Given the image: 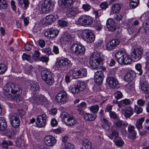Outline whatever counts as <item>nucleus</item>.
I'll return each mask as SVG.
<instances>
[{
  "instance_id": "18",
  "label": "nucleus",
  "mask_w": 149,
  "mask_h": 149,
  "mask_svg": "<svg viewBox=\"0 0 149 149\" xmlns=\"http://www.w3.org/2000/svg\"><path fill=\"white\" fill-rule=\"evenodd\" d=\"M80 12L78 7H72L68 9L67 12L68 17H75Z\"/></svg>"
},
{
  "instance_id": "23",
  "label": "nucleus",
  "mask_w": 149,
  "mask_h": 149,
  "mask_svg": "<svg viewBox=\"0 0 149 149\" xmlns=\"http://www.w3.org/2000/svg\"><path fill=\"white\" fill-rule=\"evenodd\" d=\"M136 77L135 72L133 71H130L126 74L124 78L125 80L127 82L132 81Z\"/></svg>"
},
{
  "instance_id": "41",
  "label": "nucleus",
  "mask_w": 149,
  "mask_h": 149,
  "mask_svg": "<svg viewBox=\"0 0 149 149\" xmlns=\"http://www.w3.org/2000/svg\"><path fill=\"white\" fill-rule=\"evenodd\" d=\"M62 4L65 7H69L73 3V0H62Z\"/></svg>"
},
{
  "instance_id": "45",
  "label": "nucleus",
  "mask_w": 149,
  "mask_h": 149,
  "mask_svg": "<svg viewBox=\"0 0 149 149\" xmlns=\"http://www.w3.org/2000/svg\"><path fill=\"white\" fill-rule=\"evenodd\" d=\"M84 145L86 149H90L92 148L91 143L89 140L87 139L85 140Z\"/></svg>"
},
{
  "instance_id": "35",
  "label": "nucleus",
  "mask_w": 149,
  "mask_h": 149,
  "mask_svg": "<svg viewBox=\"0 0 149 149\" xmlns=\"http://www.w3.org/2000/svg\"><path fill=\"white\" fill-rule=\"evenodd\" d=\"M144 120V118H142L137 120L136 126L138 130H139L142 127V124Z\"/></svg>"
},
{
  "instance_id": "3",
  "label": "nucleus",
  "mask_w": 149,
  "mask_h": 149,
  "mask_svg": "<svg viewBox=\"0 0 149 149\" xmlns=\"http://www.w3.org/2000/svg\"><path fill=\"white\" fill-rule=\"evenodd\" d=\"M42 78L46 83L49 85H51L54 81L51 72L48 70H42L41 73Z\"/></svg>"
},
{
  "instance_id": "16",
  "label": "nucleus",
  "mask_w": 149,
  "mask_h": 149,
  "mask_svg": "<svg viewBox=\"0 0 149 149\" xmlns=\"http://www.w3.org/2000/svg\"><path fill=\"white\" fill-rule=\"evenodd\" d=\"M87 74V71L86 69H81L79 70L74 71L73 76L74 79L81 78L85 77Z\"/></svg>"
},
{
  "instance_id": "21",
  "label": "nucleus",
  "mask_w": 149,
  "mask_h": 149,
  "mask_svg": "<svg viewBox=\"0 0 149 149\" xmlns=\"http://www.w3.org/2000/svg\"><path fill=\"white\" fill-rule=\"evenodd\" d=\"M70 63V61L67 58L58 60L56 63V65L58 68H61Z\"/></svg>"
},
{
  "instance_id": "26",
  "label": "nucleus",
  "mask_w": 149,
  "mask_h": 149,
  "mask_svg": "<svg viewBox=\"0 0 149 149\" xmlns=\"http://www.w3.org/2000/svg\"><path fill=\"white\" fill-rule=\"evenodd\" d=\"M96 117V114H92L88 113L85 114L84 116V118L85 120L90 121L95 120Z\"/></svg>"
},
{
  "instance_id": "6",
  "label": "nucleus",
  "mask_w": 149,
  "mask_h": 149,
  "mask_svg": "<svg viewBox=\"0 0 149 149\" xmlns=\"http://www.w3.org/2000/svg\"><path fill=\"white\" fill-rule=\"evenodd\" d=\"M55 100L57 102H61L64 104L68 101L69 96L65 92L62 91L58 93L56 95Z\"/></svg>"
},
{
  "instance_id": "39",
  "label": "nucleus",
  "mask_w": 149,
  "mask_h": 149,
  "mask_svg": "<svg viewBox=\"0 0 149 149\" xmlns=\"http://www.w3.org/2000/svg\"><path fill=\"white\" fill-rule=\"evenodd\" d=\"M125 53V52L122 51H118L116 53L115 57L117 59L118 62V60L120 59Z\"/></svg>"
},
{
  "instance_id": "54",
  "label": "nucleus",
  "mask_w": 149,
  "mask_h": 149,
  "mask_svg": "<svg viewBox=\"0 0 149 149\" xmlns=\"http://www.w3.org/2000/svg\"><path fill=\"white\" fill-rule=\"evenodd\" d=\"M123 96L122 92L120 91H117L114 94V96L116 99H119L122 97Z\"/></svg>"
},
{
  "instance_id": "10",
  "label": "nucleus",
  "mask_w": 149,
  "mask_h": 149,
  "mask_svg": "<svg viewBox=\"0 0 149 149\" xmlns=\"http://www.w3.org/2000/svg\"><path fill=\"white\" fill-rule=\"evenodd\" d=\"M47 98L44 95H41L34 94L32 97V102L38 104H42L45 101Z\"/></svg>"
},
{
  "instance_id": "49",
  "label": "nucleus",
  "mask_w": 149,
  "mask_h": 149,
  "mask_svg": "<svg viewBox=\"0 0 149 149\" xmlns=\"http://www.w3.org/2000/svg\"><path fill=\"white\" fill-rule=\"evenodd\" d=\"M8 5L6 2L4 0H0V8L3 9L6 8Z\"/></svg>"
},
{
  "instance_id": "48",
  "label": "nucleus",
  "mask_w": 149,
  "mask_h": 149,
  "mask_svg": "<svg viewBox=\"0 0 149 149\" xmlns=\"http://www.w3.org/2000/svg\"><path fill=\"white\" fill-rule=\"evenodd\" d=\"M58 23L59 26L63 27L67 26L68 22L65 20H59L58 21Z\"/></svg>"
},
{
  "instance_id": "9",
  "label": "nucleus",
  "mask_w": 149,
  "mask_h": 149,
  "mask_svg": "<svg viewBox=\"0 0 149 149\" xmlns=\"http://www.w3.org/2000/svg\"><path fill=\"white\" fill-rule=\"evenodd\" d=\"M54 5L52 1L46 0L41 6V9L43 13H47L53 9Z\"/></svg>"
},
{
  "instance_id": "43",
  "label": "nucleus",
  "mask_w": 149,
  "mask_h": 149,
  "mask_svg": "<svg viewBox=\"0 0 149 149\" xmlns=\"http://www.w3.org/2000/svg\"><path fill=\"white\" fill-rule=\"evenodd\" d=\"M126 88L127 90L130 91H134V84L133 82H131L126 85Z\"/></svg>"
},
{
  "instance_id": "53",
  "label": "nucleus",
  "mask_w": 149,
  "mask_h": 149,
  "mask_svg": "<svg viewBox=\"0 0 149 149\" xmlns=\"http://www.w3.org/2000/svg\"><path fill=\"white\" fill-rule=\"evenodd\" d=\"M109 116L111 118L118 119V117L115 112L113 111H110L109 113Z\"/></svg>"
},
{
  "instance_id": "14",
  "label": "nucleus",
  "mask_w": 149,
  "mask_h": 149,
  "mask_svg": "<svg viewBox=\"0 0 149 149\" xmlns=\"http://www.w3.org/2000/svg\"><path fill=\"white\" fill-rule=\"evenodd\" d=\"M90 63L92 68L94 69L98 68L100 65L103 63V59L102 58L90 59Z\"/></svg>"
},
{
  "instance_id": "59",
  "label": "nucleus",
  "mask_w": 149,
  "mask_h": 149,
  "mask_svg": "<svg viewBox=\"0 0 149 149\" xmlns=\"http://www.w3.org/2000/svg\"><path fill=\"white\" fill-rule=\"evenodd\" d=\"M1 146L3 149H7L8 147V143L6 141L4 140L1 143Z\"/></svg>"
},
{
  "instance_id": "42",
  "label": "nucleus",
  "mask_w": 149,
  "mask_h": 149,
  "mask_svg": "<svg viewBox=\"0 0 149 149\" xmlns=\"http://www.w3.org/2000/svg\"><path fill=\"white\" fill-rule=\"evenodd\" d=\"M101 54V53L100 52H95L91 54L90 59L102 58Z\"/></svg>"
},
{
  "instance_id": "44",
  "label": "nucleus",
  "mask_w": 149,
  "mask_h": 149,
  "mask_svg": "<svg viewBox=\"0 0 149 149\" xmlns=\"http://www.w3.org/2000/svg\"><path fill=\"white\" fill-rule=\"evenodd\" d=\"M90 111L93 113L97 112L99 109V107L98 105L92 106L89 107Z\"/></svg>"
},
{
  "instance_id": "62",
  "label": "nucleus",
  "mask_w": 149,
  "mask_h": 149,
  "mask_svg": "<svg viewBox=\"0 0 149 149\" xmlns=\"http://www.w3.org/2000/svg\"><path fill=\"white\" fill-rule=\"evenodd\" d=\"M22 19H24L23 20L24 23V25L25 26L27 25L29 22V17H25L24 15V14H23L22 15Z\"/></svg>"
},
{
  "instance_id": "19",
  "label": "nucleus",
  "mask_w": 149,
  "mask_h": 149,
  "mask_svg": "<svg viewBox=\"0 0 149 149\" xmlns=\"http://www.w3.org/2000/svg\"><path fill=\"white\" fill-rule=\"evenodd\" d=\"M134 126L130 125L128 127V134L127 137L128 138L134 140L136 138V133L134 130Z\"/></svg>"
},
{
  "instance_id": "40",
  "label": "nucleus",
  "mask_w": 149,
  "mask_h": 149,
  "mask_svg": "<svg viewBox=\"0 0 149 149\" xmlns=\"http://www.w3.org/2000/svg\"><path fill=\"white\" fill-rule=\"evenodd\" d=\"M76 84L70 86L69 88L70 91L73 94H77L79 92Z\"/></svg>"
},
{
  "instance_id": "38",
  "label": "nucleus",
  "mask_w": 149,
  "mask_h": 149,
  "mask_svg": "<svg viewBox=\"0 0 149 149\" xmlns=\"http://www.w3.org/2000/svg\"><path fill=\"white\" fill-rule=\"evenodd\" d=\"M130 6L132 8H135L139 3V0H130Z\"/></svg>"
},
{
  "instance_id": "13",
  "label": "nucleus",
  "mask_w": 149,
  "mask_h": 149,
  "mask_svg": "<svg viewBox=\"0 0 149 149\" xmlns=\"http://www.w3.org/2000/svg\"><path fill=\"white\" fill-rule=\"evenodd\" d=\"M44 142L47 146H53L56 142V140L55 138L51 135L46 136L44 139Z\"/></svg>"
},
{
  "instance_id": "15",
  "label": "nucleus",
  "mask_w": 149,
  "mask_h": 149,
  "mask_svg": "<svg viewBox=\"0 0 149 149\" xmlns=\"http://www.w3.org/2000/svg\"><path fill=\"white\" fill-rule=\"evenodd\" d=\"M107 82L112 88H115L119 87V83L117 79L113 77H110L107 79Z\"/></svg>"
},
{
  "instance_id": "36",
  "label": "nucleus",
  "mask_w": 149,
  "mask_h": 149,
  "mask_svg": "<svg viewBox=\"0 0 149 149\" xmlns=\"http://www.w3.org/2000/svg\"><path fill=\"white\" fill-rule=\"evenodd\" d=\"M30 89L33 91H37L39 89L38 84L35 82L31 81L30 82Z\"/></svg>"
},
{
  "instance_id": "55",
  "label": "nucleus",
  "mask_w": 149,
  "mask_h": 149,
  "mask_svg": "<svg viewBox=\"0 0 149 149\" xmlns=\"http://www.w3.org/2000/svg\"><path fill=\"white\" fill-rule=\"evenodd\" d=\"M6 69V67L4 64H0V74H2L5 72Z\"/></svg>"
},
{
  "instance_id": "7",
  "label": "nucleus",
  "mask_w": 149,
  "mask_h": 149,
  "mask_svg": "<svg viewBox=\"0 0 149 149\" xmlns=\"http://www.w3.org/2000/svg\"><path fill=\"white\" fill-rule=\"evenodd\" d=\"M59 33V30L57 29L52 27L47 30L44 33V35L49 39H53L56 37Z\"/></svg>"
},
{
  "instance_id": "29",
  "label": "nucleus",
  "mask_w": 149,
  "mask_h": 149,
  "mask_svg": "<svg viewBox=\"0 0 149 149\" xmlns=\"http://www.w3.org/2000/svg\"><path fill=\"white\" fill-rule=\"evenodd\" d=\"M118 134L116 128L113 129L111 130V133L109 136V137L111 139H112L114 138V140L119 138L118 137Z\"/></svg>"
},
{
  "instance_id": "60",
  "label": "nucleus",
  "mask_w": 149,
  "mask_h": 149,
  "mask_svg": "<svg viewBox=\"0 0 149 149\" xmlns=\"http://www.w3.org/2000/svg\"><path fill=\"white\" fill-rule=\"evenodd\" d=\"M101 8L105 10L108 8V4L106 2L104 1L102 2L100 5Z\"/></svg>"
},
{
  "instance_id": "25",
  "label": "nucleus",
  "mask_w": 149,
  "mask_h": 149,
  "mask_svg": "<svg viewBox=\"0 0 149 149\" xmlns=\"http://www.w3.org/2000/svg\"><path fill=\"white\" fill-rule=\"evenodd\" d=\"M56 20L55 16L53 15H49L47 16L45 19V23L49 25L53 23Z\"/></svg>"
},
{
  "instance_id": "27",
  "label": "nucleus",
  "mask_w": 149,
  "mask_h": 149,
  "mask_svg": "<svg viewBox=\"0 0 149 149\" xmlns=\"http://www.w3.org/2000/svg\"><path fill=\"white\" fill-rule=\"evenodd\" d=\"M86 107V104L85 102H82L77 106V109L79 111V113L80 115H82L84 114V111L83 110V109L85 108Z\"/></svg>"
},
{
  "instance_id": "63",
  "label": "nucleus",
  "mask_w": 149,
  "mask_h": 149,
  "mask_svg": "<svg viewBox=\"0 0 149 149\" xmlns=\"http://www.w3.org/2000/svg\"><path fill=\"white\" fill-rule=\"evenodd\" d=\"M45 42L44 40L40 39L38 41V45L41 48L44 47L45 45Z\"/></svg>"
},
{
  "instance_id": "17",
  "label": "nucleus",
  "mask_w": 149,
  "mask_h": 149,
  "mask_svg": "<svg viewBox=\"0 0 149 149\" xmlns=\"http://www.w3.org/2000/svg\"><path fill=\"white\" fill-rule=\"evenodd\" d=\"M103 76V73L101 71H98L95 72L94 75V78L95 82L97 84L101 85L102 84Z\"/></svg>"
},
{
  "instance_id": "5",
  "label": "nucleus",
  "mask_w": 149,
  "mask_h": 149,
  "mask_svg": "<svg viewBox=\"0 0 149 149\" xmlns=\"http://www.w3.org/2000/svg\"><path fill=\"white\" fill-rule=\"evenodd\" d=\"M143 51V48L142 47L134 49L131 55L132 60L134 61L139 60L142 57Z\"/></svg>"
},
{
  "instance_id": "32",
  "label": "nucleus",
  "mask_w": 149,
  "mask_h": 149,
  "mask_svg": "<svg viewBox=\"0 0 149 149\" xmlns=\"http://www.w3.org/2000/svg\"><path fill=\"white\" fill-rule=\"evenodd\" d=\"M86 15L81 16L76 22L77 24L82 26H85Z\"/></svg>"
},
{
  "instance_id": "34",
  "label": "nucleus",
  "mask_w": 149,
  "mask_h": 149,
  "mask_svg": "<svg viewBox=\"0 0 149 149\" xmlns=\"http://www.w3.org/2000/svg\"><path fill=\"white\" fill-rule=\"evenodd\" d=\"M133 109L131 107L127 108L125 111L124 116L127 118H130L133 113Z\"/></svg>"
},
{
  "instance_id": "58",
  "label": "nucleus",
  "mask_w": 149,
  "mask_h": 149,
  "mask_svg": "<svg viewBox=\"0 0 149 149\" xmlns=\"http://www.w3.org/2000/svg\"><path fill=\"white\" fill-rule=\"evenodd\" d=\"M22 58L23 60H26L27 61H29L31 59V57L30 55L24 53L22 56Z\"/></svg>"
},
{
  "instance_id": "31",
  "label": "nucleus",
  "mask_w": 149,
  "mask_h": 149,
  "mask_svg": "<svg viewBox=\"0 0 149 149\" xmlns=\"http://www.w3.org/2000/svg\"><path fill=\"white\" fill-rule=\"evenodd\" d=\"M79 92L83 91L85 88L86 85L85 83L82 81H78L76 84Z\"/></svg>"
},
{
  "instance_id": "12",
  "label": "nucleus",
  "mask_w": 149,
  "mask_h": 149,
  "mask_svg": "<svg viewBox=\"0 0 149 149\" xmlns=\"http://www.w3.org/2000/svg\"><path fill=\"white\" fill-rule=\"evenodd\" d=\"M9 119L12 126L15 128L18 127L20 125V120L18 117L15 114H11L9 116Z\"/></svg>"
},
{
  "instance_id": "52",
  "label": "nucleus",
  "mask_w": 149,
  "mask_h": 149,
  "mask_svg": "<svg viewBox=\"0 0 149 149\" xmlns=\"http://www.w3.org/2000/svg\"><path fill=\"white\" fill-rule=\"evenodd\" d=\"M135 68L136 70L139 72V74L141 75L143 73V71L141 69V64L138 63L135 65Z\"/></svg>"
},
{
  "instance_id": "8",
  "label": "nucleus",
  "mask_w": 149,
  "mask_h": 149,
  "mask_svg": "<svg viewBox=\"0 0 149 149\" xmlns=\"http://www.w3.org/2000/svg\"><path fill=\"white\" fill-rule=\"evenodd\" d=\"M47 117L46 114L42 112L40 115L38 116L36 119V123L39 127H44L46 124Z\"/></svg>"
},
{
  "instance_id": "64",
  "label": "nucleus",
  "mask_w": 149,
  "mask_h": 149,
  "mask_svg": "<svg viewBox=\"0 0 149 149\" xmlns=\"http://www.w3.org/2000/svg\"><path fill=\"white\" fill-rule=\"evenodd\" d=\"M103 42L101 40H98L95 42V47L97 48H99L102 45Z\"/></svg>"
},
{
  "instance_id": "61",
  "label": "nucleus",
  "mask_w": 149,
  "mask_h": 149,
  "mask_svg": "<svg viewBox=\"0 0 149 149\" xmlns=\"http://www.w3.org/2000/svg\"><path fill=\"white\" fill-rule=\"evenodd\" d=\"M82 8L85 11H88L90 9L91 6L88 4H86L82 5Z\"/></svg>"
},
{
  "instance_id": "24",
  "label": "nucleus",
  "mask_w": 149,
  "mask_h": 149,
  "mask_svg": "<svg viewBox=\"0 0 149 149\" xmlns=\"http://www.w3.org/2000/svg\"><path fill=\"white\" fill-rule=\"evenodd\" d=\"M68 126H71L74 125L76 122V118L72 115L68 117V118L64 121Z\"/></svg>"
},
{
  "instance_id": "50",
  "label": "nucleus",
  "mask_w": 149,
  "mask_h": 149,
  "mask_svg": "<svg viewBox=\"0 0 149 149\" xmlns=\"http://www.w3.org/2000/svg\"><path fill=\"white\" fill-rule=\"evenodd\" d=\"M113 141L115 142L116 145L118 146H120L122 145L123 143L122 140L119 138L114 140Z\"/></svg>"
},
{
  "instance_id": "2",
  "label": "nucleus",
  "mask_w": 149,
  "mask_h": 149,
  "mask_svg": "<svg viewBox=\"0 0 149 149\" xmlns=\"http://www.w3.org/2000/svg\"><path fill=\"white\" fill-rule=\"evenodd\" d=\"M70 50L74 55L77 56L83 55L85 52V49L84 46L78 43L73 44L71 47Z\"/></svg>"
},
{
  "instance_id": "51",
  "label": "nucleus",
  "mask_w": 149,
  "mask_h": 149,
  "mask_svg": "<svg viewBox=\"0 0 149 149\" xmlns=\"http://www.w3.org/2000/svg\"><path fill=\"white\" fill-rule=\"evenodd\" d=\"M70 115L66 112H63L61 113L60 116L62 119L65 121L67 120V118H68V117Z\"/></svg>"
},
{
  "instance_id": "11",
  "label": "nucleus",
  "mask_w": 149,
  "mask_h": 149,
  "mask_svg": "<svg viewBox=\"0 0 149 149\" xmlns=\"http://www.w3.org/2000/svg\"><path fill=\"white\" fill-rule=\"evenodd\" d=\"M120 41L118 39H114L109 41L107 45L106 49L108 51H112L120 44Z\"/></svg>"
},
{
  "instance_id": "56",
  "label": "nucleus",
  "mask_w": 149,
  "mask_h": 149,
  "mask_svg": "<svg viewBox=\"0 0 149 149\" xmlns=\"http://www.w3.org/2000/svg\"><path fill=\"white\" fill-rule=\"evenodd\" d=\"M130 102L131 101L130 100L127 99L122 100L120 102L121 104L125 105H127L129 104Z\"/></svg>"
},
{
  "instance_id": "37",
  "label": "nucleus",
  "mask_w": 149,
  "mask_h": 149,
  "mask_svg": "<svg viewBox=\"0 0 149 149\" xmlns=\"http://www.w3.org/2000/svg\"><path fill=\"white\" fill-rule=\"evenodd\" d=\"M85 26L89 25L92 24L93 22V19L92 17L86 15Z\"/></svg>"
},
{
  "instance_id": "4",
  "label": "nucleus",
  "mask_w": 149,
  "mask_h": 149,
  "mask_svg": "<svg viewBox=\"0 0 149 149\" xmlns=\"http://www.w3.org/2000/svg\"><path fill=\"white\" fill-rule=\"evenodd\" d=\"M82 38L88 42H93L95 40V36L91 31L85 29L82 31Z\"/></svg>"
},
{
  "instance_id": "20",
  "label": "nucleus",
  "mask_w": 149,
  "mask_h": 149,
  "mask_svg": "<svg viewBox=\"0 0 149 149\" xmlns=\"http://www.w3.org/2000/svg\"><path fill=\"white\" fill-rule=\"evenodd\" d=\"M132 58L125 53L123 57L118 60V63L121 65L130 64L131 62Z\"/></svg>"
},
{
  "instance_id": "1",
  "label": "nucleus",
  "mask_w": 149,
  "mask_h": 149,
  "mask_svg": "<svg viewBox=\"0 0 149 149\" xmlns=\"http://www.w3.org/2000/svg\"><path fill=\"white\" fill-rule=\"evenodd\" d=\"M22 92L21 90L18 86L12 83H7L3 88V93L5 96L13 99L17 102L21 101L23 99L20 95Z\"/></svg>"
},
{
  "instance_id": "28",
  "label": "nucleus",
  "mask_w": 149,
  "mask_h": 149,
  "mask_svg": "<svg viewBox=\"0 0 149 149\" xmlns=\"http://www.w3.org/2000/svg\"><path fill=\"white\" fill-rule=\"evenodd\" d=\"M62 39L63 42L67 43L72 41V38L71 35L67 32H65L62 36Z\"/></svg>"
},
{
  "instance_id": "47",
  "label": "nucleus",
  "mask_w": 149,
  "mask_h": 149,
  "mask_svg": "<svg viewBox=\"0 0 149 149\" xmlns=\"http://www.w3.org/2000/svg\"><path fill=\"white\" fill-rule=\"evenodd\" d=\"M42 52L45 53L47 55H50L52 54V52L51 51V48L49 47L44 48L42 49Z\"/></svg>"
},
{
  "instance_id": "30",
  "label": "nucleus",
  "mask_w": 149,
  "mask_h": 149,
  "mask_svg": "<svg viewBox=\"0 0 149 149\" xmlns=\"http://www.w3.org/2000/svg\"><path fill=\"white\" fill-rule=\"evenodd\" d=\"M121 9V6L119 4L116 3L112 5L111 12L113 14L118 13Z\"/></svg>"
},
{
  "instance_id": "22",
  "label": "nucleus",
  "mask_w": 149,
  "mask_h": 149,
  "mask_svg": "<svg viewBox=\"0 0 149 149\" xmlns=\"http://www.w3.org/2000/svg\"><path fill=\"white\" fill-rule=\"evenodd\" d=\"M106 25L107 28L109 31H114L117 29L115 22L112 19H109L107 20Z\"/></svg>"
},
{
  "instance_id": "33",
  "label": "nucleus",
  "mask_w": 149,
  "mask_h": 149,
  "mask_svg": "<svg viewBox=\"0 0 149 149\" xmlns=\"http://www.w3.org/2000/svg\"><path fill=\"white\" fill-rule=\"evenodd\" d=\"M141 88L144 93L148 94V93L149 88H148V84L147 83L144 82L141 85Z\"/></svg>"
},
{
  "instance_id": "46",
  "label": "nucleus",
  "mask_w": 149,
  "mask_h": 149,
  "mask_svg": "<svg viewBox=\"0 0 149 149\" xmlns=\"http://www.w3.org/2000/svg\"><path fill=\"white\" fill-rule=\"evenodd\" d=\"M7 125L6 121L0 124V131L3 132L5 131L7 128Z\"/></svg>"
},
{
  "instance_id": "57",
  "label": "nucleus",
  "mask_w": 149,
  "mask_h": 149,
  "mask_svg": "<svg viewBox=\"0 0 149 149\" xmlns=\"http://www.w3.org/2000/svg\"><path fill=\"white\" fill-rule=\"evenodd\" d=\"M142 109L138 106H135L134 107V111L137 114H139L142 111Z\"/></svg>"
}]
</instances>
